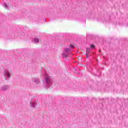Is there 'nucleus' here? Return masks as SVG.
Listing matches in <instances>:
<instances>
[{
    "mask_svg": "<svg viewBox=\"0 0 128 128\" xmlns=\"http://www.w3.org/2000/svg\"><path fill=\"white\" fill-rule=\"evenodd\" d=\"M74 48V46L72 44H70L68 46V48H65L62 52V56L63 58H68L72 52V48Z\"/></svg>",
    "mask_w": 128,
    "mask_h": 128,
    "instance_id": "1",
    "label": "nucleus"
},
{
    "mask_svg": "<svg viewBox=\"0 0 128 128\" xmlns=\"http://www.w3.org/2000/svg\"><path fill=\"white\" fill-rule=\"evenodd\" d=\"M43 84L46 88H50L52 84V78L49 76H46L44 80H43Z\"/></svg>",
    "mask_w": 128,
    "mask_h": 128,
    "instance_id": "2",
    "label": "nucleus"
},
{
    "mask_svg": "<svg viewBox=\"0 0 128 128\" xmlns=\"http://www.w3.org/2000/svg\"><path fill=\"white\" fill-rule=\"evenodd\" d=\"M4 76H5L6 80H8V79L6 78V76H7V78H10V74L8 70H5L4 71Z\"/></svg>",
    "mask_w": 128,
    "mask_h": 128,
    "instance_id": "3",
    "label": "nucleus"
},
{
    "mask_svg": "<svg viewBox=\"0 0 128 128\" xmlns=\"http://www.w3.org/2000/svg\"><path fill=\"white\" fill-rule=\"evenodd\" d=\"M9 88H10V86L8 85H6L1 87L0 90H2L3 92H4Z\"/></svg>",
    "mask_w": 128,
    "mask_h": 128,
    "instance_id": "4",
    "label": "nucleus"
},
{
    "mask_svg": "<svg viewBox=\"0 0 128 128\" xmlns=\"http://www.w3.org/2000/svg\"><path fill=\"white\" fill-rule=\"evenodd\" d=\"M36 106V101H32L30 102V106L31 108H34Z\"/></svg>",
    "mask_w": 128,
    "mask_h": 128,
    "instance_id": "5",
    "label": "nucleus"
},
{
    "mask_svg": "<svg viewBox=\"0 0 128 128\" xmlns=\"http://www.w3.org/2000/svg\"><path fill=\"white\" fill-rule=\"evenodd\" d=\"M32 82H35V84H40V79H38V78H34L32 79Z\"/></svg>",
    "mask_w": 128,
    "mask_h": 128,
    "instance_id": "6",
    "label": "nucleus"
},
{
    "mask_svg": "<svg viewBox=\"0 0 128 128\" xmlns=\"http://www.w3.org/2000/svg\"><path fill=\"white\" fill-rule=\"evenodd\" d=\"M3 6L6 10H8V8H10L8 5L6 4V3L3 4Z\"/></svg>",
    "mask_w": 128,
    "mask_h": 128,
    "instance_id": "7",
    "label": "nucleus"
},
{
    "mask_svg": "<svg viewBox=\"0 0 128 128\" xmlns=\"http://www.w3.org/2000/svg\"><path fill=\"white\" fill-rule=\"evenodd\" d=\"M90 48H86V54H90Z\"/></svg>",
    "mask_w": 128,
    "mask_h": 128,
    "instance_id": "8",
    "label": "nucleus"
},
{
    "mask_svg": "<svg viewBox=\"0 0 128 128\" xmlns=\"http://www.w3.org/2000/svg\"><path fill=\"white\" fill-rule=\"evenodd\" d=\"M34 40L35 44H38V42H40V40H38V38H34Z\"/></svg>",
    "mask_w": 128,
    "mask_h": 128,
    "instance_id": "9",
    "label": "nucleus"
},
{
    "mask_svg": "<svg viewBox=\"0 0 128 128\" xmlns=\"http://www.w3.org/2000/svg\"><path fill=\"white\" fill-rule=\"evenodd\" d=\"M96 48V46H94V44H92L91 46H90V49H92V48Z\"/></svg>",
    "mask_w": 128,
    "mask_h": 128,
    "instance_id": "10",
    "label": "nucleus"
},
{
    "mask_svg": "<svg viewBox=\"0 0 128 128\" xmlns=\"http://www.w3.org/2000/svg\"><path fill=\"white\" fill-rule=\"evenodd\" d=\"M86 58H90V55H88V54L86 53Z\"/></svg>",
    "mask_w": 128,
    "mask_h": 128,
    "instance_id": "11",
    "label": "nucleus"
}]
</instances>
